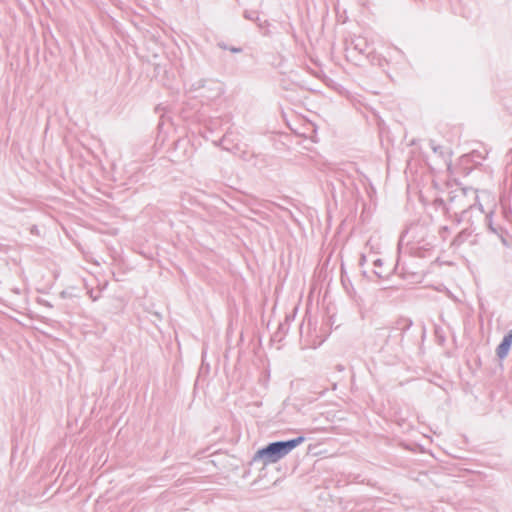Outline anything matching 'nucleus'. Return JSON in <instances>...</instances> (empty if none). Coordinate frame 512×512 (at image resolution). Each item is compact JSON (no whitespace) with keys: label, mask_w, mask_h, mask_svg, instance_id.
I'll list each match as a JSON object with an SVG mask.
<instances>
[{"label":"nucleus","mask_w":512,"mask_h":512,"mask_svg":"<svg viewBox=\"0 0 512 512\" xmlns=\"http://www.w3.org/2000/svg\"><path fill=\"white\" fill-rule=\"evenodd\" d=\"M435 210L440 211L445 217L453 218L456 224L461 223L469 210L481 204L478 202L477 191L473 188L457 187L449 192L447 200L435 197L432 202Z\"/></svg>","instance_id":"obj_1"},{"label":"nucleus","mask_w":512,"mask_h":512,"mask_svg":"<svg viewBox=\"0 0 512 512\" xmlns=\"http://www.w3.org/2000/svg\"><path fill=\"white\" fill-rule=\"evenodd\" d=\"M304 441V436H298L285 441L271 442L265 447L259 449L254 455L253 460L256 461L260 459L265 465L276 463Z\"/></svg>","instance_id":"obj_2"},{"label":"nucleus","mask_w":512,"mask_h":512,"mask_svg":"<svg viewBox=\"0 0 512 512\" xmlns=\"http://www.w3.org/2000/svg\"><path fill=\"white\" fill-rule=\"evenodd\" d=\"M194 90H200V96L208 100L216 99L223 93L222 84L219 81L200 79L193 84Z\"/></svg>","instance_id":"obj_3"},{"label":"nucleus","mask_w":512,"mask_h":512,"mask_svg":"<svg viewBox=\"0 0 512 512\" xmlns=\"http://www.w3.org/2000/svg\"><path fill=\"white\" fill-rule=\"evenodd\" d=\"M175 161L182 162L190 157L194 153L193 145L187 138H179L174 142Z\"/></svg>","instance_id":"obj_4"},{"label":"nucleus","mask_w":512,"mask_h":512,"mask_svg":"<svg viewBox=\"0 0 512 512\" xmlns=\"http://www.w3.org/2000/svg\"><path fill=\"white\" fill-rule=\"evenodd\" d=\"M214 143H215V145L220 146L223 150L230 151L233 154L238 155L243 160H248L249 159V156H250L249 152H247V151H240L239 145L236 144V145H234L232 147L227 145V143H228V136L227 135H224L223 138L219 142H214Z\"/></svg>","instance_id":"obj_5"},{"label":"nucleus","mask_w":512,"mask_h":512,"mask_svg":"<svg viewBox=\"0 0 512 512\" xmlns=\"http://www.w3.org/2000/svg\"><path fill=\"white\" fill-rule=\"evenodd\" d=\"M512 345V330H510L502 339L501 343L496 348V355L499 359H504Z\"/></svg>","instance_id":"obj_6"},{"label":"nucleus","mask_w":512,"mask_h":512,"mask_svg":"<svg viewBox=\"0 0 512 512\" xmlns=\"http://www.w3.org/2000/svg\"><path fill=\"white\" fill-rule=\"evenodd\" d=\"M368 42L363 37H355L351 40L349 45V50H353L358 52L361 55H366L368 53Z\"/></svg>","instance_id":"obj_7"},{"label":"nucleus","mask_w":512,"mask_h":512,"mask_svg":"<svg viewBox=\"0 0 512 512\" xmlns=\"http://www.w3.org/2000/svg\"><path fill=\"white\" fill-rule=\"evenodd\" d=\"M471 236V232L468 229H464L459 232L456 237L453 239L451 245L455 248L460 247L469 237Z\"/></svg>","instance_id":"obj_8"},{"label":"nucleus","mask_w":512,"mask_h":512,"mask_svg":"<svg viewBox=\"0 0 512 512\" xmlns=\"http://www.w3.org/2000/svg\"><path fill=\"white\" fill-rule=\"evenodd\" d=\"M486 223L491 232H493L494 234L500 235V233L502 232V228L494 225V223L492 221V213H490L486 216Z\"/></svg>","instance_id":"obj_9"},{"label":"nucleus","mask_w":512,"mask_h":512,"mask_svg":"<svg viewBox=\"0 0 512 512\" xmlns=\"http://www.w3.org/2000/svg\"><path fill=\"white\" fill-rule=\"evenodd\" d=\"M243 16L247 20L257 22L260 27L262 26L259 15L256 11L245 10Z\"/></svg>","instance_id":"obj_10"},{"label":"nucleus","mask_w":512,"mask_h":512,"mask_svg":"<svg viewBox=\"0 0 512 512\" xmlns=\"http://www.w3.org/2000/svg\"><path fill=\"white\" fill-rule=\"evenodd\" d=\"M398 324L401 325V329L405 331L410 328V326L412 325V321L408 320V319H404V320L400 321Z\"/></svg>","instance_id":"obj_11"},{"label":"nucleus","mask_w":512,"mask_h":512,"mask_svg":"<svg viewBox=\"0 0 512 512\" xmlns=\"http://www.w3.org/2000/svg\"><path fill=\"white\" fill-rule=\"evenodd\" d=\"M449 233V228L448 226H442L441 229H440V235L442 236L443 239H445V234H448Z\"/></svg>","instance_id":"obj_12"},{"label":"nucleus","mask_w":512,"mask_h":512,"mask_svg":"<svg viewBox=\"0 0 512 512\" xmlns=\"http://www.w3.org/2000/svg\"><path fill=\"white\" fill-rule=\"evenodd\" d=\"M229 51L232 53H241L242 48L241 47H235V46H229Z\"/></svg>","instance_id":"obj_13"},{"label":"nucleus","mask_w":512,"mask_h":512,"mask_svg":"<svg viewBox=\"0 0 512 512\" xmlns=\"http://www.w3.org/2000/svg\"><path fill=\"white\" fill-rule=\"evenodd\" d=\"M365 263H366V255L362 253V254L360 255V259H359V265H360V266H364V265H365Z\"/></svg>","instance_id":"obj_14"},{"label":"nucleus","mask_w":512,"mask_h":512,"mask_svg":"<svg viewBox=\"0 0 512 512\" xmlns=\"http://www.w3.org/2000/svg\"><path fill=\"white\" fill-rule=\"evenodd\" d=\"M217 45L219 48H221L223 50H229V46L224 42H219Z\"/></svg>","instance_id":"obj_15"},{"label":"nucleus","mask_w":512,"mask_h":512,"mask_svg":"<svg viewBox=\"0 0 512 512\" xmlns=\"http://www.w3.org/2000/svg\"><path fill=\"white\" fill-rule=\"evenodd\" d=\"M294 317L286 316L285 323L280 324V328L283 330L284 326L290 321L293 320Z\"/></svg>","instance_id":"obj_16"},{"label":"nucleus","mask_w":512,"mask_h":512,"mask_svg":"<svg viewBox=\"0 0 512 512\" xmlns=\"http://www.w3.org/2000/svg\"><path fill=\"white\" fill-rule=\"evenodd\" d=\"M88 293L93 301H96L99 298V295H94L92 290H90Z\"/></svg>","instance_id":"obj_17"},{"label":"nucleus","mask_w":512,"mask_h":512,"mask_svg":"<svg viewBox=\"0 0 512 512\" xmlns=\"http://www.w3.org/2000/svg\"><path fill=\"white\" fill-rule=\"evenodd\" d=\"M430 146H431V148L433 149L434 152H437L438 149L440 148L439 146H435L433 141L430 142Z\"/></svg>","instance_id":"obj_18"},{"label":"nucleus","mask_w":512,"mask_h":512,"mask_svg":"<svg viewBox=\"0 0 512 512\" xmlns=\"http://www.w3.org/2000/svg\"><path fill=\"white\" fill-rule=\"evenodd\" d=\"M335 368H336V370H337V371H339V372H342V371H344V369H345V368H344V366H343V365H341V364L336 365V367H335Z\"/></svg>","instance_id":"obj_19"},{"label":"nucleus","mask_w":512,"mask_h":512,"mask_svg":"<svg viewBox=\"0 0 512 512\" xmlns=\"http://www.w3.org/2000/svg\"><path fill=\"white\" fill-rule=\"evenodd\" d=\"M374 265H375V266H381V265H382V261H381V259H376V260L374 261Z\"/></svg>","instance_id":"obj_20"},{"label":"nucleus","mask_w":512,"mask_h":512,"mask_svg":"<svg viewBox=\"0 0 512 512\" xmlns=\"http://www.w3.org/2000/svg\"><path fill=\"white\" fill-rule=\"evenodd\" d=\"M374 273H375L379 278H381V277H382V275H381L379 272L375 271Z\"/></svg>","instance_id":"obj_21"},{"label":"nucleus","mask_w":512,"mask_h":512,"mask_svg":"<svg viewBox=\"0 0 512 512\" xmlns=\"http://www.w3.org/2000/svg\"><path fill=\"white\" fill-rule=\"evenodd\" d=\"M336 387H337V384H336V383H334V384H333V389L335 390V389H336Z\"/></svg>","instance_id":"obj_22"}]
</instances>
